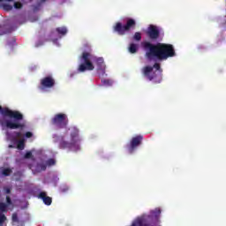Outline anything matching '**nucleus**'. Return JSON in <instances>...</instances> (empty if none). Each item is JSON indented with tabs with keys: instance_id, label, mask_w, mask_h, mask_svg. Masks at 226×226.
I'll use <instances>...</instances> for the list:
<instances>
[{
	"instance_id": "nucleus-5",
	"label": "nucleus",
	"mask_w": 226,
	"mask_h": 226,
	"mask_svg": "<svg viewBox=\"0 0 226 226\" xmlns=\"http://www.w3.org/2000/svg\"><path fill=\"white\" fill-rule=\"evenodd\" d=\"M137 27V21L132 18L125 19V24L123 25L121 22H117L113 26V31L117 33L119 36H124L126 33H130L132 29Z\"/></svg>"
},
{
	"instance_id": "nucleus-4",
	"label": "nucleus",
	"mask_w": 226,
	"mask_h": 226,
	"mask_svg": "<svg viewBox=\"0 0 226 226\" xmlns=\"http://www.w3.org/2000/svg\"><path fill=\"white\" fill-rule=\"evenodd\" d=\"M141 72L145 79L150 81L153 80L154 84H160L162 80V72H163V70H162V66L159 63H155L153 66L147 65L142 68Z\"/></svg>"
},
{
	"instance_id": "nucleus-30",
	"label": "nucleus",
	"mask_w": 226,
	"mask_h": 226,
	"mask_svg": "<svg viewBox=\"0 0 226 226\" xmlns=\"http://www.w3.org/2000/svg\"><path fill=\"white\" fill-rule=\"evenodd\" d=\"M25 137H26V139H31V137H33V132H26L25 133Z\"/></svg>"
},
{
	"instance_id": "nucleus-22",
	"label": "nucleus",
	"mask_w": 226,
	"mask_h": 226,
	"mask_svg": "<svg viewBox=\"0 0 226 226\" xmlns=\"http://www.w3.org/2000/svg\"><path fill=\"white\" fill-rule=\"evenodd\" d=\"M133 40H135V41H140V40H142V34L136 32L133 35Z\"/></svg>"
},
{
	"instance_id": "nucleus-38",
	"label": "nucleus",
	"mask_w": 226,
	"mask_h": 226,
	"mask_svg": "<svg viewBox=\"0 0 226 226\" xmlns=\"http://www.w3.org/2000/svg\"><path fill=\"white\" fill-rule=\"evenodd\" d=\"M6 1H13V0H6Z\"/></svg>"
},
{
	"instance_id": "nucleus-27",
	"label": "nucleus",
	"mask_w": 226,
	"mask_h": 226,
	"mask_svg": "<svg viewBox=\"0 0 226 226\" xmlns=\"http://www.w3.org/2000/svg\"><path fill=\"white\" fill-rule=\"evenodd\" d=\"M6 222V215L4 214H0V225H3Z\"/></svg>"
},
{
	"instance_id": "nucleus-26",
	"label": "nucleus",
	"mask_w": 226,
	"mask_h": 226,
	"mask_svg": "<svg viewBox=\"0 0 226 226\" xmlns=\"http://www.w3.org/2000/svg\"><path fill=\"white\" fill-rule=\"evenodd\" d=\"M102 84L103 86H112V80H110V79H102Z\"/></svg>"
},
{
	"instance_id": "nucleus-9",
	"label": "nucleus",
	"mask_w": 226,
	"mask_h": 226,
	"mask_svg": "<svg viewBox=\"0 0 226 226\" xmlns=\"http://www.w3.org/2000/svg\"><path fill=\"white\" fill-rule=\"evenodd\" d=\"M144 140V136L142 135H136L132 137L130 143L126 146L127 151L130 154L135 153L139 146L142 145V141Z\"/></svg>"
},
{
	"instance_id": "nucleus-2",
	"label": "nucleus",
	"mask_w": 226,
	"mask_h": 226,
	"mask_svg": "<svg viewBox=\"0 0 226 226\" xmlns=\"http://www.w3.org/2000/svg\"><path fill=\"white\" fill-rule=\"evenodd\" d=\"M0 125L8 130H25L24 115L19 110H12L0 105Z\"/></svg>"
},
{
	"instance_id": "nucleus-6",
	"label": "nucleus",
	"mask_w": 226,
	"mask_h": 226,
	"mask_svg": "<svg viewBox=\"0 0 226 226\" xmlns=\"http://www.w3.org/2000/svg\"><path fill=\"white\" fill-rule=\"evenodd\" d=\"M93 55L89 52H83L79 56V60L81 64L79 65L78 72L79 73H84V72H93L94 70V65L93 62H91V58Z\"/></svg>"
},
{
	"instance_id": "nucleus-24",
	"label": "nucleus",
	"mask_w": 226,
	"mask_h": 226,
	"mask_svg": "<svg viewBox=\"0 0 226 226\" xmlns=\"http://www.w3.org/2000/svg\"><path fill=\"white\" fill-rule=\"evenodd\" d=\"M3 8L5 11H11V10H13V6H11L8 4H4Z\"/></svg>"
},
{
	"instance_id": "nucleus-39",
	"label": "nucleus",
	"mask_w": 226,
	"mask_h": 226,
	"mask_svg": "<svg viewBox=\"0 0 226 226\" xmlns=\"http://www.w3.org/2000/svg\"><path fill=\"white\" fill-rule=\"evenodd\" d=\"M1 1H3V0H0V3H1Z\"/></svg>"
},
{
	"instance_id": "nucleus-34",
	"label": "nucleus",
	"mask_w": 226,
	"mask_h": 226,
	"mask_svg": "<svg viewBox=\"0 0 226 226\" xmlns=\"http://www.w3.org/2000/svg\"><path fill=\"white\" fill-rule=\"evenodd\" d=\"M15 43H16L15 39H12V45H15Z\"/></svg>"
},
{
	"instance_id": "nucleus-37",
	"label": "nucleus",
	"mask_w": 226,
	"mask_h": 226,
	"mask_svg": "<svg viewBox=\"0 0 226 226\" xmlns=\"http://www.w3.org/2000/svg\"><path fill=\"white\" fill-rule=\"evenodd\" d=\"M8 45H11V42H8Z\"/></svg>"
},
{
	"instance_id": "nucleus-13",
	"label": "nucleus",
	"mask_w": 226,
	"mask_h": 226,
	"mask_svg": "<svg viewBox=\"0 0 226 226\" xmlns=\"http://www.w3.org/2000/svg\"><path fill=\"white\" fill-rule=\"evenodd\" d=\"M71 139L76 144H80V138H79V129L77 127H71Z\"/></svg>"
},
{
	"instance_id": "nucleus-19",
	"label": "nucleus",
	"mask_w": 226,
	"mask_h": 226,
	"mask_svg": "<svg viewBox=\"0 0 226 226\" xmlns=\"http://www.w3.org/2000/svg\"><path fill=\"white\" fill-rule=\"evenodd\" d=\"M26 147V141L24 139H19L17 144V148L20 151L24 150Z\"/></svg>"
},
{
	"instance_id": "nucleus-16",
	"label": "nucleus",
	"mask_w": 226,
	"mask_h": 226,
	"mask_svg": "<svg viewBox=\"0 0 226 226\" xmlns=\"http://www.w3.org/2000/svg\"><path fill=\"white\" fill-rule=\"evenodd\" d=\"M36 170H37V172H43V171L47 170V163H45V162L37 163Z\"/></svg>"
},
{
	"instance_id": "nucleus-35",
	"label": "nucleus",
	"mask_w": 226,
	"mask_h": 226,
	"mask_svg": "<svg viewBox=\"0 0 226 226\" xmlns=\"http://www.w3.org/2000/svg\"><path fill=\"white\" fill-rule=\"evenodd\" d=\"M6 193H11V190H10V189H7V190H6Z\"/></svg>"
},
{
	"instance_id": "nucleus-32",
	"label": "nucleus",
	"mask_w": 226,
	"mask_h": 226,
	"mask_svg": "<svg viewBox=\"0 0 226 226\" xmlns=\"http://www.w3.org/2000/svg\"><path fill=\"white\" fill-rule=\"evenodd\" d=\"M32 156H33V153L31 152H26L25 154V158H32Z\"/></svg>"
},
{
	"instance_id": "nucleus-8",
	"label": "nucleus",
	"mask_w": 226,
	"mask_h": 226,
	"mask_svg": "<svg viewBox=\"0 0 226 226\" xmlns=\"http://www.w3.org/2000/svg\"><path fill=\"white\" fill-rule=\"evenodd\" d=\"M59 140L58 147L59 149H69V151H79L80 149V144L77 141H66L64 136L57 137Z\"/></svg>"
},
{
	"instance_id": "nucleus-3",
	"label": "nucleus",
	"mask_w": 226,
	"mask_h": 226,
	"mask_svg": "<svg viewBox=\"0 0 226 226\" xmlns=\"http://www.w3.org/2000/svg\"><path fill=\"white\" fill-rule=\"evenodd\" d=\"M162 216V208L156 207L150 210L148 214H143L137 216L131 226H160V217Z\"/></svg>"
},
{
	"instance_id": "nucleus-29",
	"label": "nucleus",
	"mask_w": 226,
	"mask_h": 226,
	"mask_svg": "<svg viewBox=\"0 0 226 226\" xmlns=\"http://www.w3.org/2000/svg\"><path fill=\"white\" fill-rule=\"evenodd\" d=\"M12 222L19 223V215L17 213L12 214Z\"/></svg>"
},
{
	"instance_id": "nucleus-15",
	"label": "nucleus",
	"mask_w": 226,
	"mask_h": 226,
	"mask_svg": "<svg viewBox=\"0 0 226 226\" xmlns=\"http://www.w3.org/2000/svg\"><path fill=\"white\" fill-rule=\"evenodd\" d=\"M11 29L8 28L6 25L0 26V36H4V34H10Z\"/></svg>"
},
{
	"instance_id": "nucleus-18",
	"label": "nucleus",
	"mask_w": 226,
	"mask_h": 226,
	"mask_svg": "<svg viewBox=\"0 0 226 226\" xmlns=\"http://www.w3.org/2000/svg\"><path fill=\"white\" fill-rule=\"evenodd\" d=\"M56 33H58V34H62V36H64V34H66V33H68V29H66V27L62 26V27H57L56 29Z\"/></svg>"
},
{
	"instance_id": "nucleus-1",
	"label": "nucleus",
	"mask_w": 226,
	"mask_h": 226,
	"mask_svg": "<svg viewBox=\"0 0 226 226\" xmlns=\"http://www.w3.org/2000/svg\"><path fill=\"white\" fill-rule=\"evenodd\" d=\"M142 47L146 50V57L149 61L156 59L157 61H167L169 57H174L176 56V49L174 45L158 42L153 44L149 41L142 42Z\"/></svg>"
},
{
	"instance_id": "nucleus-14",
	"label": "nucleus",
	"mask_w": 226,
	"mask_h": 226,
	"mask_svg": "<svg viewBox=\"0 0 226 226\" xmlns=\"http://www.w3.org/2000/svg\"><path fill=\"white\" fill-rule=\"evenodd\" d=\"M95 63L97 64V70L105 73V62L103 60V57L96 58Z\"/></svg>"
},
{
	"instance_id": "nucleus-10",
	"label": "nucleus",
	"mask_w": 226,
	"mask_h": 226,
	"mask_svg": "<svg viewBox=\"0 0 226 226\" xmlns=\"http://www.w3.org/2000/svg\"><path fill=\"white\" fill-rule=\"evenodd\" d=\"M56 86V79L52 75L46 76L41 79L40 89H52Z\"/></svg>"
},
{
	"instance_id": "nucleus-23",
	"label": "nucleus",
	"mask_w": 226,
	"mask_h": 226,
	"mask_svg": "<svg viewBox=\"0 0 226 226\" xmlns=\"http://www.w3.org/2000/svg\"><path fill=\"white\" fill-rule=\"evenodd\" d=\"M48 167H53V165H56V160L54 158L48 159L46 162V166Z\"/></svg>"
},
{
	"instance_id": "nucleus-25",
	"label": "nucleus",
	"mask_w": 226,
	"mask_h": 226,
	"mask_svg": "<svg viewBox=\"0 0 226 226\" xmlns=\"http://www.w3.org/2000/svg\"><path fill=\"white\" fill-rule=\"evenodd\" d=\"M70 190V187L68 185H62L60 187L61 193H66Z\"/></svg>"
},
{
	"instance_id": "nucleus-21",
	"label": "nucleus",
	"mask_w": 226,
	"mask_h": 226,
	"mask_svg": "<svg viewBox=\"0 0 226 226\" xmlns=\"http://www.w3.org/2000/svg\"><path fill=\"white\" fill-rule=\"evenodd\" d=\"M8 209V205L6 203H0V213H6Z\"/></svg>"
},
{
	"instance_id": "nucleus-20",
	"label": "nucleus",
	"mask_w": 226,
	"mask_h": 226,
	"mask_svg": "<svg viewBox=\"0 0 226 226\" xmlns=\"http://www.w3.org/2000/svg\"><path fill=\"white\" fill-rule=\"evenodd\" d=\"M11 172H13V171L11 170V169H10V168H4V169L2 170L1 174H2V176L8 177V176H10V174H11Z\"/></svg>"
},
{
	"instance_id": "nucleus-7",
	"label": "nucleus",
	"mask_w": 226,
	"mask_h": 226,
	"mask_svg": "<svg viewBox=\"0 0 226 226\" xmlns=\"http://www.w3.org/2000/svg\"><path fill=\"white\" fill-rule=\"evenodd\" d=\"M68 116L64 113H58L54 116L51 119V124L58 130H63V128H66L68 126Z\"/></svg>"
},
{
	"instance_id": "nucleus-36",
	"label": "nucleus",
	"mask_w": 226,
	"mask_h": 226,
	"mask_svg": "<svg viewBox=\"0 0 226 226\" xmlns=\"http://www.w3.org/2000/svg\"><path fill=\"white\" fill-rule=\"evenodd\" d=\"M45 1H47V0H41V3H45Z\"/></svg>"
},
{
	"instance_id": "nucleus-11",
	"label": "nucleus",
	"mask_w": 226,
	"mask_h": 226,
	"mask_svg": "<svg viewBox=\"0 0 226 226\" xmlns=\"http://www.w3.org/2000/svg\"><path fill=\"white\" fill-rule=\"evenodd\" d=\"M147 34L150 40H158L160 38V30L158 26L150 25L147 28Z\"/></svg>"
},
{
	"instance_id": "nucleus-28",
	"label": "nucleus",
	"mask_w": 226,
	"mask_h": 226,
	"mask_svg": "<svg viewBox=\"0 0 226 226\" xmlns=\"http://www.w3.org/2000/svg\"><path fill=\"white\" fill-rule=\"evenodd\" d=\"M22 6H23V4H22V3H20V2H15V3H14V8H15L16 10H20V9L22 8Z\"/></svg>"
},
{
	"instance_id": "nucleus-33",
	"label": "nucleus",
	"mask_w": 226,
	"mask_h": 226,
	"mask_svg": "<svg viewBox=\"0 0 226 226\" xmlns=\"http://www.w3.org/2000/svg\"><path fill=\"white\" fill-rule=\"evenodd\" d=\"M6 202L8 206H11V198H10V196H6Z\"/></svg>"
},
{
	"instance_id": "nucleus-12",
	"label": "nucleus",
	"mask_w": 226,
	"mask_h": 226,
	"mask_svg": "<svg viewBox=\"0 0 226 226\" xmlns=\"http://www.w3.org/2000/svg\"><path fill=\"white\" fill-rule=\"evenodd\" d=\"M38 199H41L45 206H51L52 205V197L47 196V193L45 192H41L38 194Z\"/></svg>"
},
{
	"instance_id": "nucleus-17",
	"label": "nucleus",
	"mask_w": 226,
	"mask_h": 226,
	"mask_svg": "<svg viewBox=\"0 0 226 226\" xmlns=\"http://www.w3.org/2000/svg\"><path fill=\"white\" fill-rule=\"evenodd\" d=\"M128 50L131 54H137V50H139V45L135 43H131L129 45Z\"/></svg>"
},
{
	"instance_id": "nucleus-31",
	"label": "nucleus",
	"mask_w": 226,
	"mask_h": 226,
	"mask_svg": "<svg viewBox=\"0 0 226 226\" xmlns=\"http://www.w3.org/2000/svg\"><path fill=\"white\" fill-rule=\"evenodd\" d=\"M14 135L18 139H20V137H22V132H14Z\"/></svg>"
}]
</instances>
